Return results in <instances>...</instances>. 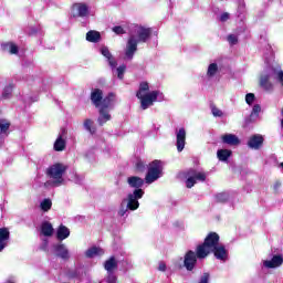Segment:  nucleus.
Listing matches in <instances>:
<instances>
[{"label":"nucleus","instance_id":"obj_2","mask_svg":"<svg viewBox=\"0 0 283 283\" xmlns=\"http://www.w3.org/2000/svg\"><path fill=\"white\" fill-rule=\"evenodd\" d=\"M148 39H151V28L135 25L134 31L128 38L124 59L126 61H132L134 54H136L138 50V43H147Z\"/></svg>","mask_w":283,"mask_h":283},{"label":"nucleus","instance_id":"obj_11","mask_svg":"<svg viewBox=\"0 0 283 283\" xmlns=\"http://www.w3.org/2000/svg\"><path fill=\"white\" fill-rule=\"evenodd\" d=\"M114 103H116V95L114 93H109L106 97H104L98 106V109H114Z\"/></svg>","mask_w":283,"mask_h":283},{"label":"nucleus","instance_id":"obj_15","mask_svg":"<svg viewBox=\"0 0 283 283\" xmlns=\"http://www.w3.org/2000/svg\"><path fill=\"white\" fill-rule=\"evenodd\" d=\"M177 138V151H182L185 149L186 140H187V130L185 128H180L176 133Z\"/></svg>","mask_w":283,"mask_h":283},{"label":"nucleus","instance_id":"obj_6","mask_svg":"<svg viewBox=\"0 0 283 283\" xmlns=\"http://www.w3.org/2000/svg\"><path fill=\"white\" fill-rule=\"evenodd\" d=\"M158 178H163V161L154 160L149 164L148 172L145 180L147 185H151V182H156Z\"/></svg>","mask_w":283,"mask_h":283},{"label":"nucleus","instance_id":"obj_33","mask_svg":"<svg viewBox=\"0 0 283 283\" xmlns=\"http://www.w3.org/2000/svg\"><path fill=\"white\" fill-rule=\"evenodd\" d=\"M40 209L44 212L50 211V209H52V199H43L40 202Z\"/></svg>","mask_w":283,"mask_h":283},{"label":"nucleus","instance_id":"obj_12","mask_svg":"<svg viewBox=\"0 0 283 283\" xmlns=\"http://www.w3.org/2000/svg\"><path fill=\"white\" fill-rule=\"evenodd\" d=\"M264 145V137L260 134L252 135L248 140V147L250 149H260Z\"/></svg>","mask_w":283,"mask_h":283},{"label":"nucleus","instance_id":"obj_31","mask_svg":"<svg viewBox=\"0 0 283 283\" xmlns=\"http://www.w3.org/2000/svg\"><path fill=\"white\" fill-rule=\"evenodd\" d=\"M218 74V64L217 63H211L208 66L207 71V76L208 78H213Z\"/></svg>","mask_w":283,"mask_h":283},{"label":"nucleus","instance_id":"obj_22","mask_svg":"<svg viewBox=\"0 0 283 283\" xmlns=\"http://www.w3.org/2000/svg\"><path fill=\"white\" fill-rule=\"evenodd\" d=\"M221 140L222 143H224V145H231V146H235L240 143V138H238L235 135L233 134H224L221 136Z\"/></svg>","mask_w":283,"mask_h":283},{"label":"nucleus","instance_id":"obj_5","mask_svg":"<svg viewBox=\"0 0 283 283\" xmlns=\"http://www.w3.org/2000/svg\"><path fill=\"white\" fill-rule=\"evenodd\" d=\"M143 196H145V191H143V189H137L134 190L133 193H129L127 198L123 199L118 210V216L120 218H125L128 211H136V209L140 207L138 200H140Z\"/></svg>","mask_w":283,"mask_h":283},{"label":"nucleus","instance_id":"obj_29","mask_svg":"<svg viewBox=\"0 0 283 283\" xmlns=\"http://www.w3.org/2000/svg\"><path fill=\"white\" fill-rule=\"evenodd\" d=\"M217 157L222 163H227V160H229V158L231 157V150H229V149H220V150L217 151Z\"/></svg>","mask_w":283,"mask_h":283},{"label":"nucleus","instance_id":"obj_34","mask_svg":"<svg viewBox=\"0 0 283 283\" xmlns=\"http://www.w3.org/2000/svg\"><path fill=\"white\" fill-rule=\"evenodd\" d=\"M93 126H94V120L92 119L84 120V128L86 129V132H90V134H94L96 132V129Z\"/></svg>","mask_w":283,"mask_h":283},{"label":"nucleus","instance_id":"obj_16","mask_svg":"<svg viewBox=\"0 0 283 283\" xmlns=\"http://www.w3.org/2000/svg\"><path fill=\"white\" fill-rule=\"evenodd\" d=\"M99 52L108 61L109 67H112V70H116V65H118V63L116 62V59H114V55H112V52H109V49L107 46H102Z\"/></svg>","mask_w":283,"mask_h":283},{"label":"nucleus","instance_id":"obj_19","mask_svg":"<svg viewBox=\"0 0 283 283\" xmlns=\"http://www.w3.org/2000/svg\"><path fill=\"white\" fill-rule=\"evenodd\" d=\"M8 129H10V122L0 119V147L3 145L6 136H8Z\"/></svg>","mask_w":283,"mask_h":283},{"label":"nucleus","instance_id":"obj_36","mask_svg":"<svg viewBox=\"0 0 283 283\" xmlns=\"http://www.w3.org/2000/svg\"><path fill=\"white\" fill-rule=\"evenodd\" d=\"M127 70V66L125 65H120L116 69V74H117V77L123 81L124 76H125V71Z\"/></svg>","mask_w":283,"mask_h":283},{"label":"nucleus","instance_id":"obj_26","mask_svg":"<svg viewBox=\"0 0 283 283\" xmlns=\"http://www.w3.org/2000/svg\"><path fill=\"white\" fill-rule=\"evenodd\" d=\"M103 253H105V251H103V249L93 247V248H90L85 252V255H86V258H98V255H103Z\"/></svg>","mask_w":283,"mask_h":283},{"label":"nucleus","instance_id":"obj_32","mask_svg":"<svg viewBox=\"0 0 283 283\" xmlns=\"http://www.w3.org/2000/svg\"><path fill=\"white\" fill-rule=\"evenodd\" d=\"M262 112V106H260V104H255L252 107V112L250 115V120H255V118H258V116H260V113Z\"/></svg>","mask_w":283,"mask_h":283},{"label":"nucleus","instance_id":"obj_8","mask_svg":"<svg viewBox=\"0 0 283 283\" xmlns=\"http://www.w3.org/2000/svg\"><path fill=\"white\" fill-rule=\"evenodd\" d=\"M199 180L200 182H205L207 180V174L200 172L195 169H190L187 172V180H186V187L188 189H191L193 185H196V181Z\"/></svg>","mask_w":283,"mask_h":283},{"label":"nucleus","instance_id":"obj_17","mask_svg":"<svg viewBox=\"0 0 283 283\" xmlns=\"http://www.w3.org/2000/svg\"><path fill=\"white\" fill-rule=\"evenodd\" d=\"M0 52H7L8 54H19V46L14 42H3L0 44Z\"/></svg>","mask_w":283,"mask_h":283},{"label":"nucleus","instance_id":"obj_20","mask_svg":"<svg viewBox=\"0 0 283 283\" xmlns=\"http://www.w3.org/2000/svg\"><path fill=\"white\" fill-rule=\"evenodd\" d=\"M91 101L95 107H101V103L103 101V91L95 88L91 93Z\"/></svg>","mask_w":283,"mask_h":283},{"label":"nucleus","instance_id":"obj_10","mask_svg":"<svg viewBox=\"0 0 283 283\" xmlns=\"http://www.w3.org/2000/svg\"><path fill=\"white\" fill-rule=\"evenodd\" d=\"M262 264L264 269H279L283 264V255L274 254L270 260H263Z\"/></svg>","mask_w":283,"mask_h":283},{"label":"nucleus","instance_id":"obj_39","mask_svg":"<svg viewBox=\"0 0 283 283\" xmlns=\"http://www.w3.org/2000/svg\"><path fill=\"white\" fill-rule=\"evenodd\" d=\"M228 43H230V45H235V43H238V36L233 35V34H230L228 36Z\"/></svg>","mask_w":283,"mask_h":283},{"label":"nucleus","instance_id":"obj_47","mask_svg":"<svg viewBox=\"0 0 283 283\" xmlns=\"http://www.w3.org/2000/svg\"><path fill=\"white\" fill-rule=\"evenodd\" d=\"M281 127H282V129H283V118H282V120H281Z\"/></svg>","mask_w":283,"mask_h":283},{"label":"nucleus","instance_id":"obj_43","mask_svg":"<svg viewBox=\"0 0 283 283\" xmlns=\"http://www.w3.org/2000/svg\"><path fill=\"white\" fill-rule=\"evenodd\" d=\"M158 271L165 273V271H167V264H165V262H159Z\"/></svg>","mask_w":283,"mask_h":283},{"label":"nucleus","instance_id":"obj_38","mask_svg":"<svg viewBox=\"0 0 283 283\" xmlns=\"http://www.w3.org/2000/svg\"><path fill=\"white\" fill-rule=\"evenodd\" d=\"M254 101H255V94L248 93L245 95V103H248L249 105H253Z\"/></svg>","mask_w":283,"mask_h":283},{"label":"nucleus","instance_id":"obj_18","mask_svg":"<svg viewBox=\"0 0 283 283\" xmlns=\"http://www.w3.org/2000/svg\"><path fill=\"white\" fill-rule=\"evenodd\" d=\"M8 240H10V230L8 228H0V251L8 247Z\"/></svg>","mask_w":283,"mask_h":283},{"label":"nucleus","instance_id":"obj_25","mask_svg":"<svg viewBox=\"0 0 283 283\" xmlns=\"http://www.w3.org/2000/svg\"><path fill=\"white\" fill-rule=\"evenodd\" d=\"M56 238L60 241L67 240L70 238V229L65 226H60L56 231Z\"/></svg>","mask_w":283,"mask_h":283},{"label":"nucleus","instance_id":"obj_23","mask_svg":"<svg viewBox=\"0 0 283 283\" xmlns=\"http://www.w3.org/2000/svg\"><path fill=\"white\" fill-rule=\"evenodd\" d=\"M41 234L45 238H50L54 234V228L52 227V223L44 221L41 224Z\"/></svg>","mask_w":283,"mask_h":283},{"label":"nucleus","instance_id":"obj_21","mask_svg":"<svg viewBox=\"0 0 283 283\" xmlns=\"http://www.w3.org/2000/svg\"><path fill=\"white\" fill-rule=\"evenodd\" d=\"M127 182H128L129 187H133V189H135V191H138V189H140V187H143V185H145V180H143V178L136 177V176L128 177Z\"/></svg>","mask_w":283,"mask_h":283},{"label":"nucleus","instance_id":"obj_30","mask_svg":"<svg viewBox=\"0 0 283 283\" xmlns=\"http://www.w3.org/2000/svg\"><path fill=\"white\" fill-rule=\"evenodd\" d=\"M12 90H14V85L12 84H8L7 86H4L1 95L4 101H8V98L12 96Z\"/></svg>","mask_w":283,"mask_h":283},{"label":"nucleus","instance_id":"obj_48","mask_svg":"<svg viewBox=\"0 0 283 283\" xmlns=\"http://www.w3.org/2000/svg\"><path fill=\"white\" fill-rule=\"evenodd\" d=\"M280 167H282V169H283V163L280 164Z\"/></svg>","mask_w":283,"mask_h":283},{"label":"nucleus","instance_id":"obj_28","mask_svg":"<svg viewBox=\"0 0 283 283\" xmlns=\"http://www.w3.org/2000/svg\"><path fill=\"white\" fill-rule=\"evenodd\" d=\"M86 41L90 43H98V41H101V33L98 31H88L86 33Z\"/></svg>","mask_w":283,"mask_h":283},{"label":"nucleus","instance_id":"obj_4","mask_svg":"<svg viewBox=\"0 0 283 283\" xmlns=\"http://www.w3.org/2000/svg\"><path fill=\"white\" fill-rule=\"evenodd\" d=\"M67 171V166L65 164L56 163L49 166L45 170L49 180L44 182V187L50 189V187H61L65 182L63 176Z\"/></svg>","mask_w":283,"mask_h":283},{"label":"nucleus","instance_id":"obj_42","mask_svg":"<svg viewBox=\"0 0 283 283\" xmlns=\"http://www.w3.org/2000/svg\"><path fill=\"white\" fill-rule=\"evenodd\" d=\"M229 19H230V14L227 13V12H224V13H222V14L220 15V21H221L222 23L229 21Z\"/></svg>","mask_w":283,"mask_h":283},{"label":"nucleus","instance_id":"obj_3","mask_svg":"<svg viewBox=\"0 0 283 283\" xmlns=\"http://www.w3.org/2000/svg\"><path fill=\"white\" fill-rule=\"evenodd\" d=\"M136 96L140 101L142 109H149L154 103H163V101H165V94H163V92H149V83L147 82H142L139 84V90L137 91Z\"/></svg>","mask_w":283,"mask_h":283},{"label":"nucleus","instance_id":"obj_9","mask_svg":"<svg viewBox=\"0 0 283 283\" xmlns=\"http://www.w3.org/2000/svg\"><path fill=\"white\" fill-rule=\"evenodd\" d=\"M196 262H198V252L188 251L184 256V266L187 271H193L196 269Z\"/></svg>","mask_w":283,"mask_h":283},{"label":"nucleus","instance_id":"obj_1","mask_svg":"<svg viewBox=\"0 0 283 283\" xmlns=\"http://www.w3.org/2000/svg\"><path fill=\"white\" fill-rule=\"evenodd\" d=\"M211 251L217 260H220L221 262H227V260H229V250H227L223 244H220V235L216 232H210L206 237L203 244L197 247L198 259L205 260Z\"/></svg>","mask_w":283,"mask_h":283},{"label":"nucleus","instance_id":"obj_40","mask_svg":"<svg viewBox=\"0 0 283 283\" xmlns=\"http://www.w3.org/2000/svg\"><path fill=\"white\" fill-rule=\"evenodd\" d=\"M209 277H210L209 273L206 272L201 275L198 283H209Z\"/></svg>","mask_w":283,"mask_h":283},{"label":"nucleus","instance_id":"obj_7","mask_svg":"<svg viewBox=\"0 0 283 283\" xmlns=\"http://www.w3.org/2000/svg\"><path fill=\"white\" fill-rule=\"evenodd\" d=\"M104 269L107 271V275L104 280H102L101 283H116V274L114 271L118 269V263L116 262V259L112 256L104 263Z\"/></svg>","mask_w":283,"mask_h":283},{"label":"nucleus","instance_id":"obj_41","mask_svg":"<svg viewBox=\"0 0 283 283\" xmlns=\"http://www.w3.org/2000/svg\"><path fill=\"white\" fill-rule=\"evenodd\" d=\"M113 32H115V34H125V29H123V27H114Z\"/></svg>","mask_w":283,"mask_h":283},{"label":"nucleus","instance_id":"obj_44","mask_svg":"<svg viewBox=\"0 0 283 283\" xmlns=\"http://www.w3.org/2000/svg\"><path fill=\"white\" fill-rule=\"evenodd\" d=\"M4 283H17V277H14V276H9V277L4 281Z\"/></svg>","mask_w":283,"mask_h":283},{"label":"nucleus","instance_id":"obj_24","mask_svg":"<svg viewBox=\"0 0 283 283\" xmlns=\"http://www.w3.org/2000/svg\"><path fill=\"white\" fill-rule=\"evenodd\" d=\"M111 111L105 108H99V116L97 118V123L99 125H105L108 120H112V115L109 114Z\"/></svg>","mask_w":283,"mask_h":283},{"label":"nucleus","instance_id":"obj_13","mask_svg":"<svg viewBox=\"0 0 283 283\" xmlns=\"http://www.w3.org/2000/svg\"><path fill=\"white\" fill-rule=\"evenodd\" d=\"M54 253L57 258H61L62 260H70V250L65 244L63 243H57L53 245Z\"/></svg>","mask_w":283,"mask_h":283},{"label":"nucleus","instance_id":"obj_27","mask_svg":"<svg viewBox=\"0 0 283 283\" xmlns=\"http://www.w3.org/2000/svg\"><path fill=\"white\" fill-rule=\"evenodd\" d=\"M65 145H66V142L65 139H63V135H59L53 145V149L55 151H63L65 149Z\"/></svg>","mask_w":283,"mask_h":283},{"label":"nucleus","instance_id":"obj_46","mask_svg":"<svg viewBox=\"0 0 283 283\" xmlns=\"http://www.w3.org/2000/svg\"><path fill=\"white\" fill-rule=\"evenodd\" d=\"M280 187H282V182L275 181V184H274V191H277V189H280Z\"/></svg>","mask_w":283,"mask_h":283},{"label":"nucleus","instance_id":"obj_49","mask_svg":"<svg viewBox=\"0 0 283 283\" xmlns=\"http://www.w3.org/2000/svg\"><path fill=\"white\" fill-rule=\"evenodd\" d=\"M45 247H48V241H44Z\"/></svg>","mask_w":283,"mask_h":283},{"label":"nucleus","instance_id":"obj_45","mask_svg":"<svg viewBox=\"0 0 283 283\" xmlns=\"http://www.w3.org/2000/svg\"><path fill=\"white\" fill-rule=\"evenodd\" d=\"M137 169L139 171H143V169H145V165L143 164V161L137 163Z\"/></svg>","mask_w":283,"mask_h":283},{"label":"nucleus","instance_id":"obj_37","mask_svg":"<svg viewBox=\"0 0 283 283\" xmlns=\"http://www.w3.org/2000/svg\"><path fill=\"white\" fill-rule=\"evenodd\" d=\"M229 200V195L226 192H220L216 195V202H227Z\"/></svg>","mask_w":283,"mask_h":283},{"label":"nucleus","instance_id":"obj_35","mask_svg":"<svg viewBox=\"0 0 283 283\" xmlns=\"http://www.w3.org/2000/svg\"><path fill=\"white\" fill-rule=\"evenodd\" d=\"M211 114L214 118H222L224 116V113L216 106H211Z\"/></svg>","mask_w":283,"mask_h":283},{"label":"nucleus","instance_id":"obj_14","mask_svg":"<svg viewBox=\"0 0 283 283\" xmlns=\"http://www.w3.org/2000/svg\"><path fill=\"white\" fill-rule=\"evenodd\" d=\"M88 13H90V9L85 3H75L72 7L73 17H87Z\"/></svg>","mask_w":283,"mask_h":283}]
</instances>
